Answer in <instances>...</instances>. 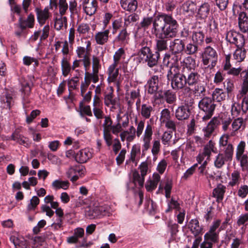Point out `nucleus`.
I'll list each match as a JSON object with an SVG mask.
<instances>
[{
  "label": "nucleus",
  "instance_id": "13",
  "mask_svg": "<svg viewBox=\"0 0 248 248\" xmlns=\"http://www.w3.org/2000/svg\"><path fill=\"white\" fill-rule=\"evenodd\" d=\"M215 143L210 140L208 143L205 146L202 153L200 154L197 157V160L199 164L202 163L205 156L209 157L211 152L216 153V148L215 147Z\"/></svg>",
  "mask_w": 248,
  "mask_h": 248
},
{
  "label": "nucleus",
  "instance_id": "8",
  "mask_svg": "<svg viewBox=\"0 0 248 248\" xmlns=\"http://www.w3.org/2000/svg\"><path fill=\"white\" fill-rule=\"evenodd\" d=\"M217 221L214 222V225L204 235V241L201 244V248H212V243L217 240Z\"/></svg>",
  "mask_w": 248,
  "mask_h": 248
},
{
  "label": "nucleus",
  "instance_id": "12",
  "mask_svg": "<svg viewBox=\"0 0 248 248\" xmlns=\"http://www.w3.org/2000/svg\"><path fill=\"white\" fill-rule=\"evenodd\" d=\"M186 75V85L188 87L196 85L198 83L201 82L200 75L195 70L193 71L184 72Z\"/></svg>",
  "mask_w": 248,
  "mask_h": 248
},
{
  "label": "nucleus",
  "instance_id": "35",
  "mask_svg": "<svg viewBox=\"0 0 248 248\" xmlns=\"http://www.w3.org/2000/svg\"><path fill=\"white\" fill-rule=\"evenodd\" d=\"M32 83L24 81L21 83V91L23 99L26 101V99L30 95L31 92Z\"/></svg>",
  "mask_w": 248,
  "mask_h": 248
},
{
  "label": "nucleus",
  "instance_id": "39",
  "mask_svg": "<svg viewBox=\"0 0 248 248\" xmlns=\"http://www.w3.org/2000/svg\"><path fill=\"white\" fill-rule=\"evenodd\" d=\"M140 153V147L139 145H134L131 149L130 152V156L126 163L132 162L133 163L135 162L137 164V162L136 161V156L138 155Z\"/></svg>",
  "mask_w": 248,
  "mask_h": 248
},
{
  "label": "nucleus",
  "instance_id": "30",
  "mask_svg": "<svg viewBox=\"0 0 248 248\" xmlns=\"http://www.w3.org/2000/svg\"><path fill=\"white\" fill-rule=\"evenodd\" d=\"M163 97L160 99H164L166 102L171 104L174 103L176 100V95L175 93L170 90L163 92L162 91Z\"/></svg>",
  "mask_w": 248,
  "mask_h": 248
},
{
  "label": "nucleus",
  "instance_id": "51",
  "mask_svg": "<svg viewBox=\"0 0 248 248\" xmlns=\"http://www.w3.org/2000/svg\"><path fill=\"white\" fill-rule=\"evenodd\" d=\"M139 19V16L136 14H132L124 18V27L127 28L130 23L135 22Z\"/></svg>",
  "mask_w": 248,
  "mask_h": 248
},
{
  "label": "nucleus",
  "instance_id": "57",
  "mask_svg": "<svg viewBox=\"0 0 248 248\" xmlns=\"http://www.w3.org/2000/svg\"><path fill=\"white\" fill-rule=\"evenodd\" d=\"M79 80L78 77H75L68 81V89L70 92L69 95L71 94V89H76L78 86Z\"/></svg>",
  "mask_w": 248,
  "mask_h": 248
},
{
  "label": "nucleus",
  "instance_id": "18",
  "mask_svg": "<svg viewBox=\"0 0 248 248\" xmlns=\"http://www.w3.org/2000/svg\"><path fill=\"white\" fill-rule=\"evenodd\" d=\"M110 31L108 29L98 31L94 35L96 43L99 45H103L108 42Z\"/></svg>",
  "mask_w": 248,
  "mask_h": 248
},
{
  "label": "nucleus",
  "instance_id": "48",
  "mask_svg": "<svg viewBox=\"0 0 248 248\" xmlns=\"http://www.w3.org/2000/svg\"><path fill=\"white\" fill-rule=\"evenodd\" d=\"M170 69L168 72L167 76L168 77V78L169 79V77H174L177 75H178V74H183L184 72L181 71V72H180V69L179 68L177 64L172 65L170 66Z\"/></svg>",
  "mask_w": 248,
  "mask_h": 248
},
{
  "label": "nucleus",
  "instance_id": "37",
  "mask_svg": "<svg viewBox=\"0 0 248 248\" xmlns=\"http://www.w3.org/2000/svg\"><path fill=\"white\" fill-rule=\"evenodd\" d=\"M189 228L195 235H199L202 231V228L200 226L197 219H191L189 222Z\"/></svg>",
  "mask_w": 248,
  "mask_h": 248
},
{
  "label": "nucleus",
  "instance_id": "4",
  "mask_svg": "<svg viewBox=\"0 0 248 248\" xmlns=\"http://www.w3.org/2000/svg\"><path fill=\"white\" fill-rule=\"evenodd\" d=\"M171 86L173 90L178 91L181 90L183 97L191 96L192 89L187 86L186 80V75L178 74L174 77H171Z\"/></svg>",
  "mask_w": 248,
  "mask_h": 248
},
{
  "label": "nucleus",
  "instance_id": "47",
  "mask_svg": "<svg viewBox=\"0 0 248 248\" xmlns=\"http://www.w3.org/2000/svg\"><path fill=\"white\" fill-rule=\"evenodd\" d=\"M237 160L240 161L241 167L243 170L248 169V156L247 154L236 156Z\"/></svg>",
  "mask_w": 248,
  "mask_h": 248
},
{
  "label": "nucleus",
  "instance_id": "28",
  "mask_svg": "<svg viewBox=\"0 0 248 248\" xmlns=\"http://www.w3.org/2000/svg\"><path fill=\"white\" fill-rule=\"evenodd\" d=\"M159 57V53L155 51L142 61H144L149 67H153L157 65Z\"/></svg>",
  "mask_w": 248,
  "mask_h": 248
},
{
  "label": "nucleus",
  "instance_id": "58",
  "mask_svg": "<svg viewBox=\"0 0 248 248\" xmlns=\"http://www.w3.org/2000/svg\"><path fill=\"white\" fill-rule=\"evenodd\" d=\"M39 199L36 196H33L30 200V203L28 205V210L29 211L34 210L39 204Z\"/></svg>",
  "mask_w": 248,
  "mask_h": 248
},
{
  "label": "nucleus",
  "instance_id": "10",
  "mask_svg": "<svg viewBox=\"0 0 248 248\" xmlns=\"http://www.w3.org/2000/svg\"><path fill=\"white\" fill-rule=\"evenodd\" d=\"M153 133L152 126L149 124H147L142 138L143 141L142 152H146L149 149L152 139Z\"/></svg>",
  "mask_w": 248,
  "mask_h": 248
},
{
  "label": "nucleus",
  "instance_id": "29",
  "mask_svg": "<svg viewBox=\"0 0 248 248\" xmlns=\"http://www.w3.org/2000/svg\"><path fill=\"white\" fill-rule=\"evenodd\" d=\"M195 66V61L191 56H188L184 60V64L181 71H193Z\"/></svg>",
  "mask_w": 248,
  "mask_h": 248
},
{
  "label": "nucleus",
  "instance_id": "5",
  "mask_svg": "<svg viewBox=\"0 0 248 248\" xmlns=\"http://www.w3.org/2000/svg\"><path fill=\"white\" fill-rule=\"evenodd\" d=\"M161 75L152 76L147 81V92L149 94H153L154 100H160L162 96V89H160L161 82Z\"/></svg>",
  "mask_w": 248,
  "mask_h": 248
},
{
  "label": "nucleus",
  "instance_id": "60",
  "mask_svg": "<svg viewBox=\"0 0 248 248\" xmlns=\"http://www.w3.org/2000/svg\"><path fill=\"white\" fill-rule=\"evenodd\" d=\"M90 30L89 25L87 23H81L78 25L77 31L79 34H84L88 33Z\"/></svg>",
  "mask_w": 248,
  "mask_h": 248
},
{
  "label": "nucleus",
  "instance_id": "43",
  "mask_svg": "<svg viewBox=\"0 0 248 248\" xmlns=\"http://www.w3.org/2000/svg\"><path fill=\"white\" fill-rule=\"evenodd\" d=\"M246 53L247 51L243 47H237L234 53V58L239 62H242L246 58Z\"/></svg>",
  "mask_w": 248,
  "mask_h": 248
},
{
  "label": "nucleus",
  "instance_id": "36",
  "mask_svg": "<svg viewBox=\"0 0 248 248\" xmlns=\"http://www.w3.org/2000/svg\"><path fill=\"white\" fill-rule=\"evenodd\" d=\"M63 27L65 29L67 27V18L60 15L55 18L54 27L57 31H60L62 30Z\"/></svg>",
  "mask_w": 248,
  "mask_h": 248
},
{
  "label": "nucleus",
  "instance_id": "15",
  "mask_svg": "<svg viewBox=\"0 0 248 248\" xmlns=\"http://www.w3.org/2000/svg\"><path fill=\"white\" fill-rule=\"evenodd\" d=\"M104 104L107 107L115 108V106L117 104L118 101L116 98H114L112 87H110L108 92L104 93Z\"/></svg>",
  "mask_w": 248,
  "mask_h": 248
},
{
  "label": "nucleus",
  "instance_id": "20",
  "mask_svg": "<svg viewBox=\"0 0 248 248\" xmlns=\"http://www.w3.org/2000/svg\"><path fill=\"white\" fill-rule=\"evenodd\" d=\"M120 4L124 10L130 12H135L138 7L137 0H120Z\"/></svg>",
  "mask_w": 248,
  "mask_h": 248
},
{
  "label": "nucleus",
  "instance_id": "42",
  "mask_svg": "<svg viewBox=\"0 0 248 248\" xmlns=\"http://www.w3.org/2000/svg\"><path fill=\"white\" fill-rule=\"evenodd\" d=\"M204 35L202 31H195L193 32L192 39L193 42L197 45H202L203 42Z\"/></svg>",
  "mask_w": 248,
  "mask_h": 248
},
{
  "label": "nucleus",
  "instance_id": "54",
  "mask_svg": "<svg viewBox=\"0 0 248 248\" xmlns=\"http://www.w3.org/2000/svg\"><path fill=\"white\" fill-rule=\"evenodd\" d=\"M245 118L244 117H239L235 119L232 123V127L234 131H237L244 124V120Z\"/></svg>",
  "mask_w": 248,
  "mask_h": 248
},
{
  "label": "nucleus",
  "instance_id": "56",
  "mask_svg": "<svg viewBox=\"0 0 248 248\" xmlns=\"http://www.w3.org/2000/svg\"><path fill=\"white\" fill-rule=\"evenodd\" d=\"M111 130H103V138L108 146L112 143V136L110 133Z\"/></svg>",
  "mask_w": 248,
  "mask_h": 248
},
{
  "label": "nucleus",
  "instance_id": "62",
  "mask_svg": "<svg viewBox=\"0 0 248 248\" xmlns=\"http://www.w3.org/2000/svg\"><path fill=\"white\" fill-rule=\"evenodd\" d=\"M139 56L142 60L145 59L146 58L150 56L151 54L153 53L150 47L145 48L143 50H140Z\"/></svg>",
  "mask_w": 248,
  "mask_h": 248
},
{
  "label": "nucleus",
  "instance_id": "19",
  "mask_svg": "<svg viewBox=\"0 0 248 248\" xmlns=\"http://www.w3.org/2000/svg\"><path fill=\"white\" fill-rule=\"evenodd\" d=\"M92 156V154L88 150L83 149L79 151L76 154L75 158L77 162L84 163L86 162Z\"/></svg>",
  "mask_w": 248,
  "mask_h": 248
},
{
  "label": "nucleus",
  "instance_id": "1",
  "mask_svg": "<svg viewBox=\"0 0 248 248\" xmlns=\"http://www.w3.org/2000/svg\"><path fill=\"white\" fill-rule=\"evenodd\" d=\"M154 25L153 34L158 38L156 42V51L159 53L168 49V39H171L176 36L179 24L175 19L168 25L158 22Z\"/></svg>",
  "mask_w": 248,
  "mask_h": 248
},
{
  "label": "nucleus",
  "instance_id": "23",
  "mask_svg": "<svg viewBox=\"0 0 248 248\" xmlns=\"http://www.w3.org/2000/svg\"><path fill=\"white\" fill-rule=\"evenodd\" d=\"M218 118L219 119V120H218V124H222L223 125L222 128L223 130H227L232 121L229 113L227 112L221 113L219 116H218Z\"/></svg>",
  "mask_w": 248,
  "mask_h": 248
},
{
  "label": "nucleus",
  "instance_id": "55",
  "mask_svg": "<svg viewBox=\"0 0 248 248\" xmlns=\"http://www.w3.org/2000/svg\"><path fill=\"white\" fill-rule=\"evenodd\" d=\"M209 11V5L207 3H204L201 5L198 9V14L202 17H206Z\"/></svg>",
  "mask_w": 248,
  "mask_h": 248
},
{
  "label": "nucleus",
  "instance_id": "46",
  "mask_svg": "<svg viewBox=\"0 0 248 248\" xmlns=\"http://www.w3.org/2000/svg\"><path fill=\"white\" fill-rule=\"evenodd\" d=\"M125 51L122 47L119 48L115 53L113 56V63L112 64H115L118 65L120 60L122 58H124L125 57Z\"/></svg>",
  "mask_w": 248,
  "mask_h": 248
},
{
  "label": "nucleus",
  "instance_id": "27",
  "mask_svg": "<svg viewBox=\"0 0 248 248\" xmlns=\"http://www.w3.org/2000/svg\"><path fill=\"white\" fill-rule=\"evenodd\" d=\"M117 65L115 64H111L108 70V81L109 83L115 82L119 74V69L116 68Z\"/></svg>",
  "mask_w": 248,
  "mask_h": 248
},
{
  "label": "nucleus",
  "instance_id": "3",
  "mask_svg": "<svg viewBox=\"0 0 248 248\" xmlns=\"http://www.w3.org/2000/svg\"><path fill=\"white\" fill-rule=\"evenodd\" d=\"M229 136L223 135L219 139L220 151L218 155V168L221 166L225 161L231 159L233 154V147L228 143Z\"/></svg>",
  "mask_w": 248,
  "mask_h": 248
},
{
  "label": "nucleus",
  "instance_id": "52",
  "mask_svg": "<svg viewBox=\"0 0 248 248\" xmlns=\"http://www.w3.org/2000/svg\"><path fill=\"white\" fill-rule=\"evenodd\" d=\"M171 119V114L168 108H164L160 113V121L161 124Z\"/></svg>",
  "mask_w": 248,
  "mask_h": 248
},
{
  "label": "nucleus",
  "instance_id": "31",
  "mask_svg": "<svg viewBox=\"0 0 248 248\" xmlns=\"http://www.w3.org/2000/svg\"><path fill=\"white\" fill-rule=\"evenodd\" d=\"M85 168L82 166H75L71 167L66 171V176L67 178H70L72 175L78 173L79 175L84 174Z\"/></svg>",
  "mask_w": 248,
  "mask_h": 248
},
{
  "label": "nucleus",
  "instance_id": "22",
  "mask_svg": "<svg viewBox=\"0 0 248 248\" xmlns=\"http://www.w3.org/2000/svg\"><path fill=\"white\" fill-rule=\"evenodd\" d=\"M217 127V117H214L208 124L206 127L203 129L204 135L206 138H209Z\"/></svg>",
  "mask_w": 248,
  "mask_h": 248
},
{
  "label": "nucleus",
  "instance_id": "25",
  "mask_svg": "<svg viewBox=\"0 0 248 248\" xmlns=\"http://www.w3.org/2000/svg\"><path fill=\"white\" fill-rule=\"evenodd\" d=\"M130 34L127 32L126 28L122 30L116 38V41L122 45H125L129 42Z\"/></svg>",
  "mask_w": 248,
  "mask_h": 248
},
{
  "label": "nucleus",
  "instance_id": "64",
  "mask_svg": "<svg viewBox=\"0 0 248 248\" xmlns=\"http://www.w3.org/2000/svg\"><path fill=\"white\" fill-rule=\"evenodd\" d=\"M237 194L240 197L245 198L248 194V186L247 185L241 186L238 190Z\"/></svg>",
  "mask_w": 248,
  "mask_h": 248
},
{
  "label": "nucleus",
  "instance_id": "34",
  "mask_svg": "<svg viewBox=\"0 0 248 248\" xmlns=\"http://www.w3.org/2000/svg\"><path fill=\"white\" fill-rule=\"evenodd\" d=\"M61 69L62 75L67 77L72 70L70 62L66 57H63L61 61Z\"/></svg>",
  "mask_w": 248,
  "mask_h": 248
},
{
  "label": "nucleus",
  "instance_id": "32",
  "mask_svg": "<svg viewBox=\"0 0 248 248\" xmlns=\"http://www.w3.org/2000/svg\"><path fill=\"white\" fill-rule=\"evenodd\" d=\"M98 7V2L96 0H91L89 4L84 6L83 10L84 12L89 16L94 15Z\"/></svg>",
  "mask_w": 248,
  "mask_h": 248
},
{
  "label": "nucleus",
  "instance_id": "14",
  "mask_svg": "<svg viewBox=\"0 0 248 248\" xmlns=\"http://www.w3.org/2000/svg\"><path fill=\"white\" fill-rule=\"evenodd\" d=\"M35 12L37 21L41 26L45 24L46 20L51 16V14L49 12L48 6L46 7L43 10L37 8L35 9Z\"/></svg>",
  "mask_w": 248,
  "mask_h": 248
},
{
  "label": "nucleus",
  "instance_id": "26",
  "mask_svg": "<svg viewBox=\"0 0 248 248\" xmlns=\"http://www.w3.org/2000/svg\"><path fill=\"white\" fill-rule=\"evenodd\" d=\"M240 75L243 80L241 93L245 95L248 92V66L247 69L241 71Z\"/></svg>",
  "mask_w": 248,
  "mask_h": 248
},
{
  "label": "nucleus",
  "instance_id": "41",
  "mask_svg": "<svg viewBox=\"0 0 248 248\" xmlns=\"http://www.w3.org/2000/svg\"><path fill=\"white\" fill-rule=\"evenodd\" d=\"M144 176H142L140 174L139 172L135 170L133 172V181L135 184V186H137V184H138L140 187H142L143 186L144 183Z\"/></svg>",
  "mask_w": 248,
  "mask_h": 248
},
{
  "label": "nucleus",
  "instance_id": "33",
  "mask_svg": "<svg viewBox=\"0 0 248 248\" xmlns=\"http://www.w3.org/2000/svg\"><path fill=\"white\" fill-rule=\"evenodd\" d=\"M103 208L100 207H95L93 209H89L86 212V216L90 219L100 217L102 215Z\"/></svg>",
  "mask_w": 248,
  "mask_h": 248
},
{
  "label": "nucleus",
  "instance_id": "50",
  "mask_svg": "<svg viewBox=\"0 0 248 248\" xmlns=\"http://www.w3.org/2000/svg\"><path fill=\"white\" fill-rule=\"evenodd\" d=\"M58 7L60 14L61 16L64 15L68 9V5L66 0H59Z\"/></svg>",
  "mask_w": 248,
  "mask_h": 248
},
{
  "label": "nucleus",
  "instance_id": "6",
  "mask_svg": "<svg viewBox=\"0 0 248 248\" xmlns=\"http://www.w3.org/2000/svg\"><path fill=\"white\" fill-rule=\"evenodd\" d=\"M185 105L179 107L175 111V117L179 120L187 119L191 113L190 107L194 103V99L191 96L183 97Z\"/></svg>",
  "mask_w": 248,
  "mask_h": 248
},
{
  "label": "nucleus",
  "instance_id": "63",
  "mask_svg": "<svg viewBox=\"0 0 248 248\" xmlns=\"http://www.w3.org/2000/svg\"><path fill=\"white\" fill-rule=\"evenodd\" d=\"M197 50V44H193L189 43L186 46V48H184V51L187 54H193Z\"/></svg>",
  "mask_w": 248,
  "mask_h": 248
},
{
  "label": "nucleus",
  "instance_id": "2",
  "mask_svg": "<svg viewBox=\"0 0 248 248\" xmlns=\"http://www.w3.org/2000/svg\"><path fill=\"white\" fill-rule=\"evenodd\" d=\"M175 19L171 14H167L163 13H159L153 18V17H144L140 24V27L144 30H147L152 24L151 32L153 34V30L154 24H157L158 22H161L163 24L168 25L174 21Z\"/></svg>",
  "mask_w": 248,
  "mask_h": 248
},
{
  "label": "nucleus",
  "instance_id": "53",
  "mask_svg": "<svg viewBox=\"0 0 248 248\" xmlns=\"http://www.w3.org/2000/svg\"><path fill=\"white\" fill-rule=\"evenodd\" d=\"M167 226L171 237H173L178 232V225L170 221L167 222Z\"/></svg>",
  "mask_w": 248,
  "mask_h": 248
},
{
  "label": "nucleus",
  "instance_id": "45",
  "mask_svg": "<svg viewBox=\"0 0 248 248\" xmlns=\"http://www.w3.org/2000/svg\"><path fill=\"white\" fill-rule=\"evenodd\" d=\"M79 109L80 110V114L81 116H83V114L89 116H92L93 115L90 106L89 105H84L83 101H81L79 103Z\"/></svg>",
  "mask_w": 248,
  "mask_h": 248
},
{
  "label": "nucleus",
  "instance_id": "49",
  "mask_svg": "<svg viewBox=\"0 0 248 248\" xmlns=\"http://www.w3.org/2000/svg\"><path fill=\"white\" fill-rule=\"evenodd\" d=\"M240 180V173L238 171H234L231 174V180L229 185L232 186L238 185Z\"/></svg>",
  "mask_w": 248,
  "mask_h": 248
},
{
  "label": "nucleus",
  "instance_id": "9",
  "mask_svg": "<svg viewBox=\"0 0 248 248\" xmlns=\"http://www.w3.org/2000/svg\"><path fill=\"white\" fill-rule=\"evenodd\" d=\"M226 39L228 42L234 44L238 48L244 47L245 44L244 35L236 31H231L228 32Z\"/></svg>",
  "mask_w": 248,
  "mask_h": 248
},
{
  "label": "nucleus",
  "instance_id": "11",
  "mask_svg": "<svg viewBox=\"0 0 248 248\" xmlns=\"http://www.w3.org/2000/svg\"><path fill=\"white\" fill-rule=\"evenodd\" d=\"M185 43L183 40L175 39L171 41L170 44V50L172 53L182 54L184 51Z\"/></svg>",
  "mask_w": 248,
  "mask_h": 248
},
{
  "label": "nucleus",
  "instance_id": "21",
  "mask_svg": "<svg viewBox=\"0 0 248 248\" xmlns=\"http://www.w3.org/2000/svg\"><path fill=\"white\" fill-rule=\"evenodd\" d=\"M140 90H134L130 92H126L125 93V100L126 101L128 108H131L133 105L135 99L137 98L140 97Z\"/></svg>",
  "mask_w": 248,
  "mask_h": 248
},
{
  "label": "nucleus",
  "instance_id": "7",
  "mask_svg": "<svg viewBox=\"0 0 248 248\" xmlns=\"http://www.w3.org/2000/svg\"><path fill=\"white\" fill-rule=\"evenodd\" d=\"M216 106V105L213 102L211 98L208 97L203 98L199 102L200 109L205 113V115L202 117L203 121L209 120L211 118Z\"/></svg>",
  "mask_w": 248,
  "mask_h": 248
},
{
  "label": "nucleus",
  "instance_id": "17",
  "mask_svg": "<svg viewBox=\"0 0 248 248\" xmlns=\"http://www.w3.org/2000/svg\"><path fill=\"white\" fill-rule=\"evenodd\" d=\"M216 54V51L213 47L210 46L206 47L202 55V61L204 65H208L210 60L217 58Z\"/></svg>",
  "mask_w": 248,
  "mask_h": 248
},
{
  "label": "nucleus",
  "instance_id": "24",
  "mask_svg": "<svg viewBox=\"0 0 248 248\" xmlns=\"http://www.w3.org/2000/svg\"><path fill=\"white\" fill-rule=\"evenodd\" d=\"M87 45L86 48L82 46L78 47L76 50V53L78 57L80 59H84L89 57V52L91 50L90 41H88L86 42Z\"/></svg>",
  "mask_w": 248,
  "mask_h": 248
},
{
  "label": "nucleus",
  "instance_id": "44",
  "mask_svg": "<svg viewBox=\"0 0 248 248\" xmlns=\"http://www.w3.org/2000/svg\"><path fill=\"white\" fill-rule=\"evenodd\" d=\"M242 110V117L245 118V120L248 119V97L245 96L243 98L241 107Z\"/></svg>",
  "mask_w": 248,
  "mask_h": 248
},
{
  "label": "nucleus",
  "instance_id": "61",
  "mask_svg": "<svg viewBox=\"0 0 248 248\" xmlns=\"http://www.w3.org/2000/svg\"><path fill=\"white\" fill-rule=\"evenodd\" d=\"M149 163L147 161H145L141 163L139 165V169L140 170V174L142 176H146L149 170Z\"/></svg>",
  "mask_w": 248,
  "mask_h": 248
},
{
  "label": "nucleus",
  "instance_id": "38",
  "mask_svg": "<svg viewBox=\"0 0 248 248\" xmlns=\"http://www.w3.org/2000/svg\"><path fill=\"white\" fill-rule=\"evenodd\" d=\"M154 111L153 107L146 104H143L141 105V115L146 119L150 118L151 116V113Z\"/></svg>",
  "mask_w": 248,
  "mask_h": 248
},
{
  "label": "nucleus",
  "instance_id": "59",
  "mask_svg": "<svg viewBox=\"0 0 248 248\" xmlns=\"http://www.w3.org/2000/svg\"><path fill=\"white\" fill-rule=\"evenodd\" d=\"M101 64L100 59L97 57L93 56V72L98 73L99 69L101 68Z\"/></svg>",
  "mask_w": 248,
  "mask_h": 248
},
{
  "label": "nucleus",
  "instance_id": "40",
  "mask_svg": "<svg viewBox=\"0 0 248 248\" xmlns=\"http://www.w3.org/2000/svg\"><path fill=\"white\" fill-rule=\"evenodd\" d=\"M70 183L68 181H62L60 179L55 180L52 183V187L55 189H63L66 190L68 188Z\"/></svg>",
  "mask_w": 248,
  "mask_h": 248
},
{
  "label": "nucleus",
  "instance_id": "16",
  "mask_svg": "<svg viewBox=\"0 0 248 248\" xmlns=\"http://www.w3.org/2000/svg\"><path fill=\"white\" fill-rule=\"evenodd\" d=\"M34 16L32 14H29L26 19L20 17L18 19L19 27L22 30H26L27 28H32L34 25Z\"/></svg>",
  "mask_w": 248,
  "mask_h": 248
}]
</instances>
